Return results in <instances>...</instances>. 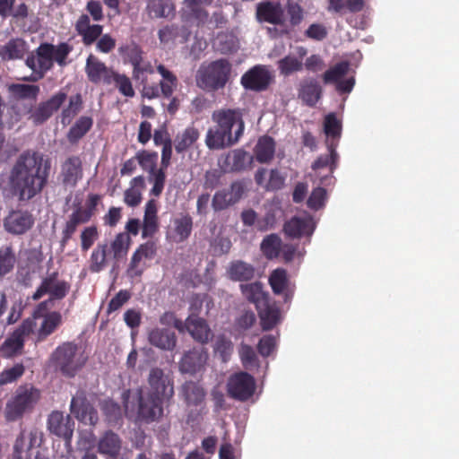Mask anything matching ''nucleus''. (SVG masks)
Listing matches in <instances>:
<instances>
[{"label":"nucleus","instance_id":"41","mask_svg":"<svg viewBox=\"0 0 459 459\" xmlns=\"http://www.w3.org/2000/svg\"><path fill=\"white\" fill-rule=\"evenodd\" d=\"M157 203L154 199L147 202L144 210L142 237L148 238L153 236L158 230Z\"/></svg>","mask_w":459,"mask_h":459},{"label":"nucleus","instance_id":"51","mask_svg":"<svg viewBox=\"0 0 459 459\" xmlns=\"http://www.w3.org/2000/svg\"><path fill=\"white\" fill-rule=\"evenodd\" d=\"M109 84H114L119 93L126 98H133L135 95L131 79L125 74L114 71L109 79Z\"/></svg>","mask_w":459,"mask_h":459},{"label":"nucleus","instance_id":"43","mask_svg":"<svg viewBox=\"0 0 459 459\" xmlns=\"http://www.w3.org/2000/svg\"><path fill=\"white\" fill-rule=\"evenodd\" d=\"M274 152L275 142L273 138L269 135H263L259 137L254 148L255 160L259 163H268L273 159Z\"/></svg>","mask_w":459,"mask_h":459},{"label":"nucleus","instance_id":"59","mask_svg":"<svg viewBox=\"0 0 459 459\" xmlns=\"http://www.w3.org/2000/svg\"><path fill=\"white\" fill-rule=\"evenodd\" d=\"M349 71L348 62H340L334 66L331 67L323 74V81L325 83H338L342 78L347 74Z\"/></svg>","mask_w":459,"mask_h":459},{"label":"nucleus","instance_id":"16","mask_svg":"<svg viewBox=\"0 0 459 459\" xmlns=\"http://www.w3.org/2000/svg\"><path fill=\"white\" fill-rule=\"evenodd\" d=\"M151 390L147 396L160 400L169 399L174 394L173 385L165 377L161 368H152L148 377Z\"/></svg>","mask_w":459,"mask_h":459},{"label":"nucleus","instance_id":"34","mask_svg":"<svg viewBox=\"0 0 459 459\" xmlns=\"http://www.w3.org/2000/svg\"><path fill=\"white\" fill-rule=\"evenodd\" d=\"M16 0H0V17L12 18L15 22L24 21L29 17L30 8L25 3L15 5Z\"/></svg>","mask_w":459,"mask_h":459},{"label":"nucleus","instance_id":"14","mask_svg":"<svg viewBox=\"0 0 459 459\" xmlns=\"http://www.w3.org/2000/svg\"><path fill=\"white\" fill-rule=\"evenodd\" d=\"M67 99V94L58 91L46 101L40 102L35 108L30 109V117L33 124L42 125L56 112Z\"/></svg>","mask_w":459,"mask_h":459},{"label":"nucleus","instance_id":"25","mask_svg":"<svg viewBox=\"0 0 459 459\" xmlns=\"http://www.w3.org/2000/svg\"><path fill=\"white\" fill-rule=\"evenodd\" d=\"M85 73L88 80L93 83L103 82L106 84H109V79L114 70L108 67L96 56L91 54L86 60Z\"/></svg>","mask_w":459,"mask_h":459},{"label":"nucleus","instance_id":"44","mask_svg":"<svg viewBox=\"0 0 459 459\" xmlns=\"http://www.w3.org/2000/svg\"><path fill=\"white\" fill-rule=\"evenodd\" d=\"M7 89L11 97L16 100L36 101L40 92L37 84L12 83Z\"/></svg>","mask_w":459,"mask_h":459},{"label":"nucleus","instance_id":"57","mask_svg":"<svg viewBox=\"0 0 459 459\" xmlns=\"http://www.w3.org/2000/svg\"><path fill=\"white\" fill-rule=\"evenodd\" d=\"M147 9L152 18H166L174 11L173 5L167 0H152Z\"/></svg>","mask_w":459,"mask_h":459},{"label":"nucleus","instance_id":"39","mask_svg":"<svg viewBox=\"0 0 459 459\" xmlns=\"http://www.w3.org/2000/svg\"><path fill=\"white\" fill-rule=\"evenodd\" d=\"M227 273L232 281H248L255 277V269L251 264L242 260H235L230 264Z\"/></svg>","mask_w":459,"mask_h":459},{"label":"nucleus","instance_id":"3","mask_svg":"<svg viewBox=\"0 0 459 459\" xmlns=\"http://www.w3.org/2000/svg\"><path fill=\"white\" fill-rule=\"evenodd\" d=\"M72 50L73 47L66 42L59 43L57 46L48 42L41 43L25 59V65L32 74L22 80L32 82L41 80L47 72L53 68L54 62L60 66H65Z\"/></svg>","mask_w":459,"mask_h":459},{"label":"nucleus","instance_id":"13","mask_svg":"<svg viewBox=\"0 0 459 459\" xmlns=\"http://www.w3.org/2000/svg\"><path fill=\"white\" fill-rule=\"evenodd\" d=\"M34 223L33 213L23 209H13L4 218V230L14 236L26 234L32 229Z\"/></svg>","mask_w":459,"mask_h":459},{"label":"nucleus","instance_id":"38","mask_svg":"<svg viewBox=\"0 0 459 459\" xmlns=\"http://www.w3.org/2000/svg\"><path fill=\"white\" fill-rule=\"evenodd\" d=\"M313 227L309 219L292 217L286 221L283 225L284 233L292 238H300L303 235H311L313 233Z\"/></svg>","mask_w":459,"mask_h":459},{"label":"nucleus","instance_id":"5","mask_svg":"<svg viewBox=\"0 0 459 459\" xmlns=\"http://www.w3.org/2000/svg\"><path fill=\"white\" fill-rule=\"evenodd\" d=\"M49 360L56 370L64 377L73 378L85 366L87 357L79 352V347L75 342H65L52 351Z\"/></svg>","mask_w":459,"mask_h":459},{"label":"nucleus","instance_id":"45","mask_svg":"<svg viewBox=\"0 0 459 459\" xmlns=\"http://www.w3.org/2000/svg\"><path fill=\"white\" fill-rule=\"evenodd\" d=\"M181 393L186 403L189 406L200 405L205 398L204 387L197 382L186 381L181 386Z\"/></svg>","mask_w":459,"mask_h":459},{"label":"nucleus","instance_id":"37","mask_svg":"<svg viewBox=\"0 0 459 459\" xmlns=\"http://www.w3.org/2000/svg\"><path fill=\"white\" fill-rule=\"evenodd\" d=\"M262 329L268 331L273 329L281 320L280 308L274 304L271 303L270 299L264 302V305L256 307Z\"/></svg>","mask_w":459,"mask_h":459},{"label":"nucleus","instance_id":"1","mask_svg":"<svg viewBox=\"0 0 459 459\" xmlns=\"http://www.w3.org/2000/svg\"><path fill=\"white\" fill-rule=\"evenodd\" d=\"M49 166L43 167V157L36 152H22L9 175L13 194L20 202H28L40 194L48 183Z\"/></svg>","mask_w":459,"mask_h":459},{"label":"nucleus","instance_id":"50","mask_svg":"<svg viewBox=\"0 0 459 459\" xmlns=\"http://www.w3.org/2000/svg\"><path fill=\"white\" fill-rule=\"evenodd\" d=\"M131 238L126 233H118L110 244V252L116 261L125 258L128 253Z\"/></svg>","mask_w":459,"mask_h":459},{"label":"nucleus","instance_id":"6","mask_svg":"<svg viewBox=\"0 0 459 459\" xmlns=\"http://www.w3.org/2000/svg\"><path fill=\"white\" fill-rule=\"evenodd\" d=\"M74 27L84 46H91L97 42V50L104 54L110 53L116 48V39L110 34H102V25L91 24L89 15H80Z\"/></svg>","mask_w":459,"mask_h":459},{"label":"nucleus","instance_id":"35","mask_svg":"<svg viewBox=\"0 0 459 459\" xmlns=\"http://www.w3.org/2000/svg\"><path fill=\"white\" fill-rule=\"evenodd\" d=\"M322 95V87L314 78L303 80L299 88V98L307 106L314 107Z\"/></svg>","mask_w":459,"mask_h":459},{"label":"nucleus","instance_id":"60","mask_svg":"<svg viewBox=\"0 0 459 459\" xmlns=\"http://www.w3.org/2000/svg\"><path fill=\"white\" fill-rule=\"evenodd\" d=\"M25 373V366L22 363H16L13 367L0 372V386L13 383L21 378Z\"/></svg>","mask_w":459,"mask_h":459},{"label":"nucleus","instance_id":"62","mask_svg":"<svg viewBox=\"0 0 459 459\" xmlns=\"http://www.w3.org/2000/svg\"><path fill=\"white\" fill-rule=\"evenodd\" d=\"M135 159L138 160L139 165L143 169L149 173H154L156 170V164L158 160V153L155 152L140 151L136 153Z\"/></svg>","mask_w":459,"mask_h":459},{"label":"nucleus","instance_id":"11","mask_svg":"<svg viewBox=\"0 0 459 459\" xmlns=\"http://www.w3.org/2000/svg\"><path fill=\"white\" fill-rule=\"evenodd\" d=\"M273 82V75L266 65H256L248 69L240 79L244 89L255 92L266 91Z\"/></svg>","mask_w":459,"mask_h":459},{"label":"nucleus","instance_id":"31","mask_svg":"<svg viewBox=\"0 0 459 459\" xmlns=\"http://www.w3.org/2000/svg\"><path fill=\"white\" fill-rule=\"evenodd\" d=\"M29 50L28 43L22 38H12L0 46V57L4 61L22 59Z\"/></svg>","mask_w":459,"mask_h":459},{"label":"nucleus","instance_id":"9","mask_svg":"<svg viewBox=\"0 0 459 459\" xmlns=\"http://www.w3.org/2000/svg\"><path fill=\"white\" fill-rule=\"evenodd\" d=\"M226 390L230 398L240 402H246L255 394V377L244 371L234 373L228 378Z\"/></svg>","mask_w":459,"mask_h":459},{"label":"nucleus","instance_id":"17","mask_svg":"<svg viewBox=\"0 0 459 459\" xmlns=\"http://www.w3.org/2000/svg\"><path fill=\"white\" fill-rule=\"evenodd\" d=\"M156 255V246L152 241H147L141 244L134 252L129 266L127 268V275L130 278L140 277L143 273L146 265L145 259L151 260Z\"/></svg>","mask_w":459,"mask_h":459},{"label":"nucleus","instance_id":"49","mask_svg":"<svg viewBox=\"0 0 459 459\" xmlns=\"http://www.w3.org/2000/svg\"><path fill=\"white\" fill-rule=\"evenodd\" d=\"M281 245V239L278 235L270 234L262 240L260 249L267 259L273 260L280 255Z\"/></svg>","mask_w":459,"mask_h":459},{"label":"nucleus","instance_id":"58","mask_svg":"<svg viewBox=\"0 0 459 459\" xmlns=\"http://www.w3.org/2000/svg\"><path fill=\"white\" fill-rule=\"evenodd\" d=\"M238 353L241 363L246 369L253 370L259 367L257 356L252 346L241 343Z\"/></svg>","mask_w":459,"mask_h":459},{"label":"nucleus","instance_id":"48","mask_svg":"<svg viewBox=\"0 0 459 459\" xmlns=\"http://www.w3.org/2000/svg\"><path fill=\"white\" fill-rule=\"evenodd\" d=\"M181 37L182 41L187 39L186 29L184 26L171 23L161 27L158 31V38L160 44L166 46L169 43H174L177 39Z\"/></svg>","mask_w":459,"mask_h":459},{"label":"nucleus","instance_id":"19","mask_svg":"<svg viewBox=\"0 0 459 459\" xmlns=\"http://www.w3.org/2000/svg\"><path fill=\"white\" fill-rule=\"evenodd\" d=\"M198 343L207 344L213 337V333L204 318L188 316L184 322V331Z\"/></svg>","mask_w":459,"mask_h":459},{"label":"nucleus","instance_id":"47","mask_svg":"<svg viewBox=\"0 0 459 459\" xmlns=\"http://www.w3.org/2000/svg\"><path fill=\"white\" fill-rule=\"evenodd\" d=\"M93 119L88 116L80 117L70 127L66 138L71 144H76L91 129Z\"/></svg>","mask_w":459,"mask_h":459},{"label":"nucleus","instance_id":"56","mask_svg":"<svg viewBox=\"0 0 459 459\" xmlns=\"http://www.w3.org/2000/svg\"><path fill=\"white\" fill-rule=\"evenodd\" d=\"M324 132L327 137H330V141L334 143L339 142L342 134V123L339 121L333 113H330L325 116L324 121Z\"/></svg>","mask_w":459,"mask_h":459},{"label":"nucleus","instance_id":"22","mask_svg":"<svg viewBox=\"0 0 459 459\" xmlns=\"http://www.w3.org/2000/svg\"><path fill=\"white\" fill-rule=\"evenodd\" d=\"M207 359L208 353L204 348H194L183 355L179 369L182 373L194 375L204 368Z\"/></svg>","mask_w":459,"mask_h":459},{"label":"nucleus","instance_id":"32","mask_svg":"<svg viewBox=\"0 0 459 459\" xmlns=\"http://www.w3.org/2000/svg\"><path fill=\"white\" fill-rule=\"evenodd\" d=\"M213 0H183L188 19L197 26H204L209 21V13L204 6L211 5Z\"/></svg>","mask_w":459,"mask_h":459},{"label":"nucleus","instance_id":"28","mask_svg":"<svg viewBox=\"0 0 459 459\" xmlns=\"http://www.w3.org/2000/svg\"><path fill=\"white\" fill-rule=\"evenodd\" d=\"M254 156L243 149H235L229 152L223 161L225 169L231 172H240L250 168Z\"/></svg>","mask_w":459,"mask_h":459},{"label":"nucleus","instance_id":"30","mask_svg":"<svg viewBox=\"0 0 459 459\" xmlns=\"http://www.w3.org/2000/svg\"><path fill=\"white\" fill-rule=\"evenodd\" d=\"M149 342L162 351H173L177 345V336L174 332L164 328H152L148 332Z\"/></svg>","mask_w":459,"mask_h":459},{"label":"nucleus","instance_id":"26","mask_svg":"<svg viewBox=\"0 0 459 459\" xmlns=\"http://www.w3.org/2000/svg\"><path fill=\"white\" fill-rule=\"evenodd\" d=\"M307 54V48L298 46L295 54H289L277 62L280 74L283 76H290L303 70V60Z\"/></svg>","mask_w":459,"mask_h":459},{"label":"nucleus","instance_id":"53","mask_svg":"<svg viewBox=\"0 0 459 459\" xmlns=\"http://www.w3.org/2000/svg\"><path fill=\"white\" fill-rule=\"evenodd\" d=\"M118 52L132 65V68L135 67L143 59L142 48L134 42L122 45L119 47Z\"/></svg>","mask_w":459,"mask_h":459},{"label":"nucleus","instance_id":"46","mask_svg":"<svg viewBox=\"0 0 459 459\" xmlns=\"http://www.w3.org/2000/svg\"><path fill=\"white\" fill-rule=\"evenodd\" d=\"M109 252L108 243H99L93 248L90 260L89 270L91 273H100L103 271L108 264V255Z\"/></svg>","mask_w":459,"mask_h":459},{"label":"nucleus","instance_id":"63","mask_svg":"<svg viewBox=\"0 0 459 459\" xmlns=\"http://www.w3.org/2000/svg\"><path fill=\"white\" fill-rule=\"evenodd\" d=\"M100 234L97 226L85 227L80 234L81 250L87 252L99 238Z\"/></svg>","mask_w":459,"mask_h":459},{"label":"nucleus","instance_id":"55","mask_svg":"<svg viewBox=\"0 0 459 459\" xmlns=\"http://www.w3.org/2000/svg\"><path fill=\"white\" fill-rule=\"evenodd\" d=\"M15 261V254L11 246L0 247V277H4L13 271Z\"/></svg>","mask_w":459,"mask_h":459},{"label":"nucleus","instance_id":"64","mask_svg":"<svg viewBox=\"0 0 459 459\" xmlns=\"http://www.w3.org/2000/svg\"><path fill=\"white\" fill-rule=\"evenodd\" d=\"M79 225H81L80 221L74 215L70 214L61 233L60 247L62 249H64L72 239Z\"/></svg>","mask_w":459,"mask_h":459},{"label":"nucleus","instance_id":"33","mask_svg":"<svg viewBox=\"0 0 459 459\" xmlns=\"http://www.w3.org/2000/svg\"><path fill=\"white\" fill-rule=\"evenodd\" d=\"M63 316L58 311H51L43 316V320L37 331L35 342H42L54 333L62 325Z\"/></svg>","mask_w":459,"mask_h":459},{"label":"nucleus","instance_id":"4","mask_svg":"<svg viewBox=\"0 0 459 459\" xmlns=\"http://www.w3.org/2000/svg\"><path fill=\"white\" fill-rule=\"evenodd\" d=\"M232 65L226 58H220L200 65L195 74V83L206 92L223 89L230 81Z\"/></svg>","mask_w":459,"mask_h":459},{"label":"nucleus","instance_id":"27","mask_svg":"<svg viewBox=\"0 0 459 459\" xmlns=\"http://www.w3.org/2000/svg\"><path fill=\"white\" fill-rule=\"evenodd\" d=\"M163 402L150 396L141 395L139 398L138 418L145 422H152L163 414Z\"/></svg>","mask_w":459,"mask_h":459},{"label":"nucleus","instance_id":"10","mask_svg":"<svg viewBox=\"0 0 459 459\" xmlns=\"http://www.w3.org/2000/svg\"><path fill=\"white\" fill-rule=\"evenodd\" d=\"M58 271L48 273L47 276L41 281L40 285L33 293L31 299L33 300L40 299L45 294L50 295V299H63L70 290V283L65 281L58 280Z\"/></svg>","mask_w":459,"mask_h":459},{"label":"nucleus","instance_id":"54","mask_svg":"<svg viewBox=\"0 0 459 459\" xmlns=\"http://www.w3.org/2000/svg\"><path fill=\"white\" fill-rule=\"evenodd\" d=\"M364 6V0H329V10L335 13H342L345 10L351 13H359Z\"/></svg>","mask_w":459,"mask_h":459},{"label":"nucleus","instance_id":"7","mask_svg":"<svg viewBox=\"0 0 459 459\" xmlns=\"http://www.w3.org/2000/svg\"><path fill=\"white\" fill-rule=\"evenodd\" d=\"M40 398V391L31 385H20L6 403L4 417L7 421H16L30 411Z\"/></svg>","mask_w":459,"mask_h":459},{"label":"nucleus","instance_id":"12","mask_svg":"<svg viewBox=\"0 0 459 459\" xmlns=\"http://www.w3.org/2000/svg\"><path fill=\"white\" fill-rule=\"evenodd\" d=\"M326 144L329 153L318 156L312 163L311 169L316 172L325 168L328 169V174L325 176H320L319 173L317 174L319 183L328 186L334 184L335 178L333 172L338 167L339 154L336 152L337 143H334V141H327Z\"/></svg>","mask_w":459,"mask_h":459},{"label":"nucleus","instance_id":"18","mask_svg":"<svg viewBox=\"0 0 459 459\" xmlns=\"http://www.w3.org/2000/svg\"><path fill=\"white\" fill-rule=\"evenodd\" d=\"M154 68L150 61L142 60L132 69L133 79L140 82L142 85L141 96L143 99L153 100L159 98V90L154 85L148 83L147 74H152Z\"/></svg>","mask_w":459,"mask_h":459},{"label":"nucleus","instance_id":"2","mask_svg":"<svg viewBox=\"0 0 459 459\" xmlns=\"http://www.w3.org/2000/svg\"><path fill=\"white\" fill-rule=\"evenodd\" d=\"M216 124L208 129L205 144L210 150H222L238 143L245 130L242 114L238 109L222 108L212 116Z\"/></svg>","mask_w":459,"mask_h":459},{"label":"nucleus","instance_id":"24","mask_svg":"<svg viewBox=\"0 0 459 459\" xmlns=\"http://www.w3.org/2000/svg\"><path fill=\"white\" fill-rule=\"evenodd\" d=\"M255 16L260 22H268L273 25H283L284 10L280 3L264 1L257 4Z\"/></svg>","mask_w":459,"mask_h":459},{"label":"nucleus","instance_id":"40","mask_svg":"<svg viewBox=\"0 0 459 459\" xmlns=\"http://www.w3.org/2000/svg\"><path fill=\"white\" fill-rule=\"evenodd\" d=\"M240 290L243 296L255 305V308L264 306V302L270 299L268 292L264 290L263 283L260 281L241 284Z\"/></svg>","mask_w":459,"mask_h":459},{"label":"nucleus","instance_id":"21","mask_svg":"<svg viewBox=\"0 0 459 459\" xmlns=\"http://www.w3.org/2000/svg\"><path fill=\"white\" fill-rule=\"evenodd\" d=\"M71 412L82 423L94 426L99 420L98 411L83 395L74 396L71 400Z\"/></svg>","mask_w":459,"mask_h":459},{"label":"nucleus","instance_id":"52","mask_svg":"<svg viewBox=\"0 0 459 459\" xmlns=\"http://www.w3.org/2000/svg\"><path fill=\"white\" fill-rule=\"evenodd\" d=\"M193 219L189 214H185L174 220V231L177 242L186 240L192 232Z\"/></svg>","mask_w":459,"mask_h":459},{"label":"nucleus","instance_id":"15","mask_svg":"<svg viewBox=\"0 0 459 459\" xmlns=\"http://www.w3.org/2000/svg\"><path fill=\"white\" fill-rule=\"evenodd\" d=\"M82 177V160L80 156L71 155L62 162L59 179L63 186L74 188Z\"/></svg>","mask_w":459,"mask_h":459},{"label":"nucleus","instance_id":"23","mask_svg":"<svg viewBox=\"0 0 459 459\" xmlns=\"http://www.w3.org/2000/svg\"><path fill=\"white\" fill-rule=\"evenodd\" d=\"M273 292L275 295L283 296L285 302H289L294 293V286L291 284L288 273L283 268L274 269L268 279Z\"/></svg>","mask_w":459,"mask_h":459},{"label":"nucleus","instance_id":"36","mask_svg":"<svg viewBox=\"0 0 459 459\" xmlns=\"http://www.w3.org/2000/svg\"><path fill=\"white\" fill-rule=\"evenodd\" d=\"M121 449V439L117 434L108 430L100 438L98 444L99 452L107 459H116Z\"/></svg>","mask_w":459,"mask_h":459},{"label":"nucleus","instance_id":"29","mask_svg":"<svg viewBox=\"0 0 459 459\" xmlns=\"http://www.w3.org/2000/svg\"><path fill=\"white\" fill-rule=\"evenodd\" d=\"M156 70L160 74L161 80L159 83H152L151 85H154L158 88L159 98H171L178 84L177 75L162 64L157 65Z\"/></svg>","mask_w":459,"mask_h":459},{"label":"nucleus","instance_id":"61","mask_svg":"<svg viewBox=\"0 0 459 459\" xmlns=\"http://www.w3.org/2000/svg\"><path fill=\"white\" fill-rule=\"evenodd\" d=\"M285 8L290 26H299L305 17L303 7L293 0H288Z\"/></svg>","mask_w":459,"mask_h":459},{"label":"nucleus","instance_id":"20","mask_svg":"<svg viewBox=\"0 0 459 459\" xmlns=\"http://www.w3.org/2000/svg\"><path fill=\"white\" fill-rule=\"evenodd\" d=\"M74 422L70 415H65L62 411H54L48 418V429L50 433L63 437L66 441L72 438Z\"/></svg>","mask_w":459,"mask_h":459},{"label":"nucleus","instance_id":"8","mask_svg":"<svg viewBox=\"0 0 459 459\" xmlns=\"http://www.w3.org/2000/svg\"><path fill=\"white\" fill-rule=\"evenodd\" d=\"M35 323L28 318L4 341L0 346L1 356L4 359H13L23 353L25 339L32 332Z\"/></svg>","mask_w":459,"mask_h":459},{"label":"nucleus","instance_id":"42","mask_svg":"<svg viewBox=\"0 0 459 459\" xmlns=\"http://www.w3.org/2000/svg\"><path fill=\"white\" fill-rule=\"evenodd\" d=\"M200 137V132L195 126H187L178 133L174 140L175 150L178 153H183L192 148Z\"/></svg>","mask_w":459,"mask_h":459}]
</instances>
